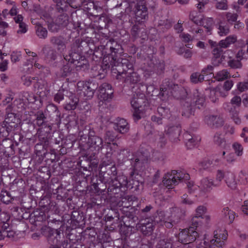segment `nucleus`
Instances as JSON below:
<instances>
[{
	"mask_svg": "<svg viewBox=\"0 0 248 248\" xmlns=\"http://www.w3.org/2000/svg\"><path fill=\"white\" fill-rule=\"evenodd\" d=\"M108 67H111V73L116 78L123 80L128 71L133 69V65L128 60L122 58L111 57L109 62L105 63Z\"/></svg>",
	"mask_w": 248,
	"mask_h": 248,
	"instance_id": "nucleus-1",
	"label": "nucleus"
},
{
	"mask_svg": "<svg viewBox=\"0 0 248 248\" xmlns=\"http://www.w3.org/2000/svg\"><path fill=\"white\" fill-rule=\"evenodd\" d=\"M41 233L46 238L50 245L49 248H70V241L65 239L61 241V231L54 229L46 226H43L41 229Z\"/></svg>",
	"mask_w": 248,
	"mask_h": 248,
	"instance_id": "nucleus-2",
	"label": "nucleus"
},
{
	"mask_svg": "<svg viewBox=\"0 0 248 248\" xmlns=\"http://www.w3.org/2000/svg\"><path fill=\"white\" fill-rule=\"evenodd\" d=\"M132 106L134 109L133 116L135 121H138L143 117L145 112V107L148 102L143 93H136L131 101Z\"/></svg>",
	"mask_w": 248,
	"mask_h": 248,
	"instance_id": "nucleus-3",
	"label": "nucleus"
},
{
	"mask_svg": "<svg viewBox=\"0 0 248 248\" xmlns=\"http://www.w3.org/2000/svg\"><path fill=\"white\" fill-rule=\"evenodd\" d=\"M106 49H109L111 54L104 57L103 60V63L109 62L111 60V57L118 58V55L123 52L121 46L118 44L114 39H110L108 40L106 46H105Z\"/></svg>",
	"mask_w": 248,
	"mask_h": 248,
	"instance_id": "nucleus-4",
	"label": "nucleus"
},
{
	"mask_svg": "<svg viewBox=\"0 0 248 248\" xmlns=\"http://www.w3.org/2000/svg\"><path fill=\"white\" fill-rule=\"evenodd\" d=\"M224 179L227 186L231 189H234L237 186V182L234 175L230 172L223 171L218 170L217 172L216 180L220 184L222 180Z\"/></svg>",
	"mask_w": 248,
	"mask_h": 248,
	"instance_id": "nucleus-5",
	"label": "nucleus"
},
{
	"mask_svg": "<svg viewBox=\"0 0 248 248\" xmlns=\"http://www.w3.org/2000/svg\"><path fill=\"white\" fill-rule=\"evenodd\" d=\"M199 237V233L195 230L185 229L182 231L178 236L179 241L182 243L189 244L195 241Z\"/></svg>",
	"mask_w": 248,
	"mask_h": 248,
	"instance_id": "nucleus-6",
	"label": "nucleus"
},
{
	"mask_svg": "<svg viewBox=\"0 0 248 248\" xmlns=\"http://www.w3.org/2000/svg\"><path fill=\"white\" fill-rule=\"evenodd\" d=\"M222 47H216L212 50L213 58L212 59V63L214 66H218L225 60L226 55H229L232 52L230 50H227L222 54Z\"/></svg>",
	"mask_w": 248,
	"mask_h": 248,
	"instance_id": "nucleus-7",
	"label": "nucleus"
},
{
	"mask_svg": "<svg viewBox=\"0 0 248 248\" xmlns=\"http://www.w3.org/2000/svg\"><path fill=\"white\" fill-rule=\"evenodd\" d=\"M87 144L89 149L93 151L99 152L103 148V141L101 138L90 134Z\"/></svg>",
	"mask_w": 248,
	"mask_h": 248,
	"instance_id": "nucleus-8",
	"label": "nucleus"
},
{
	"mask_svg": "<svg viewBox=\"0 0 248 248\" xmlns=\"http://www.w3.org/2000/svg\"><path fill=\"white\" fill-rule=\"evenodd\" d=\"M219 186L220 184L218 182L216 181V183H215L213 179L205 177L201 180L199 187L200 189L201 193L206 194L211 191L212 186L217 187Z\"/></svg>",
	"mask_w": 248,
	"mask_h": 248,
	"instance_id": "nucleus-9",
	"label": "nucleus"
},
{
	"mask_svg": "<svg viewBox=\"0 0 248 248\" xmlns=\"http://www.w3.org/2000/svg\"><path fill=\"white\" fill-rule=\"evenodd\" d=\"M177 170H173L170 172L165 174L163 177L162 183L168 188H172L173 186L178 185V181L177 178Z\"/></svg>",
	"mask_w": 248,
	"mask_h": 248,
	"instance_id": "nucleus-10",
	"label": "nucleus"
},
{
	"mask_svg": "<svg viewBox=\"0 0 248 248\" xmlns=\"http://www.w3.org/2000/svg\"><path fill=\"white\" fill-rule=\"evenodd\" d=\"M135 15L136 22L139 23L144 22L148 18V13L147 7L142 4L137 5Z\"/></svg>",
	"mask_w": 248,
	"mask_h": 248,
	"instance_id": "nucleus-11",
	"label": "nucleus"
},
{
	"mask_svg": "<svg viewBox=\"0 0 248 248\" xmlns=\"http://www.w3.org/2000/svg\"><path fill=\"white\" fill-rule=\"evenodd\" d=\"M190 102L193 106H196L198 108L203 107L205 102V97L203 94L199 92L198 90H194L191 96Z\"/></svg>",
	"mask_w": 248,
	"mask_h": 248,
	"instance_id": "nucleus-12",
	"label": "nucleus"
},
{
	"mask_svg": "<svg viewBox=\"0 0 248 248\" xmlns=\"http://www.w3.org/2000/svg\"><path fill=\"white\" fill-rule=\"evenodd\" d=\"M205 123L212 128H218L224 124L223 119L218 115H208L205 116Z\"/></svg>",
	"mask_w": 248,
	"mask_h": 248,
	"instance_id": "nucleus-13",
	"label": "nucleus"
},
{
	"mask_svg": "<svg viewBox=\"0 0 248 248\" xmlns=\"http://www.w3.org/2000/svg\"><path fill=\"white\" fill-rule=\"evenodd\" d=\"M99 98L104 100L111 99L113 93L111 85L108 83L102 84L99 87Z\"/></svg>",
	"mask_w": 248,
	"mask_h": 248,
	"instance_id": "nucleus-14",
	"label": "nucleus"
},
{
	"mask_svg": "<svg viewBox=\"0 0 248 248\" xmlns=\"http://www.w3.org/2000/svg\"><path fill=\"white\" fill-rule=\"evenodd\" d=\"M137 227L139 230L145 235L151 234L154 229L153 221L152 219H145L144 222L138 224Z\"/></svg>",
	"mask_w": 248,
	"mask_h": 248,
	"instance_id": "nucleus-15",
	"label": "nucleus"
},
{
	"mask_svg": "<svg viewBox=\"0 0 248 248\" xmlns=\"http://www.w3.org/2000/svg\"><path fill=\"white\" fill-rule=\"evenodd\" d=\"M50 42L55 46L58 51L63 52L66 49V42L63 37L58 36H52L50 39Z\"/></svg>",
	"mask_w": 248,
	"mask_h": 248,
	"instance_id": "nucleus-16",
	"label": "nucleus"
},
{
	"mask_svg": "<svg viewBox=\"0 0 248 248\" xmlns=\"http://www.w3.org/2000/svg\"><path fill=\"white\" fill-rule=\"evenodd\" d=\"M224 108L229 112L231 118L234 123L237 124L241 123V119L239 116V111L236 110L235 107L231 106L229 103H226L223 105Z\"/></svg>",
	"mask_w": 248,
	"mask_h": 248,
	"instance_id": "nucleus-17",
	"label": "nucleus"
},
{
	"mask_svg": "<svg viewBox=\"0 0 248 248\" xmlns=\"http://www.w3.org/2000/svg\"><path fill=\"white\" fill-rule=\"evenodd\" d=\"M117 174V169L115 165L112 166L102 176V181L105 183L110 184L113 178Z\"/></svg>",
	"mask_w": 248,
	"mask_h": 248,
	"instance_id": "nucleus-18",
	"label": "nucleus"
},
{
	"mask_svg": "<svg viewBox=\"0 0 248 248\" xmlns=\"http://www.w3.org/2000/svg\"><path fill=\"white\" fill-rule=\"evenodd\" d=\"M181 133V128L179 126H171L168 128L166 134L169 138L173 142H176L178 140Z\"/></svg>",
	"mask_w": 248,
	"mask_h": 248,
	"instance_id": "nucleus-19",
	"label": "nucleus"
},
{
	"mask_svg": "<svg viewBox=\"0 0 248 248\" xmlns=\"http://www.w3.org/2000/svg\"><path fill=\"white\" fill-rule=\"evenodd\" d=\"M114 128L118 132L121 134H124L128 131L129 126L125 120L124 119H119L117 120V122L115 123Z\"/></svg>",
	"mask_w": 248,
	"mask_h": 248,
	"instance_id": "nucleus-20",
	"label": "nucleus"
},
{
	"mask_svg": "<svg viewBox=\"0 0 248 248\" xmlns=\"http://www.w3.org/2000/svg\"><path fill=\"white\" fill-rule=\"evenodd\" d=\"M130 175L131 179L129 181V186H131V188L139 189V187L143 183L141 176L139 174H134V172H132Z\"/></svg>",
	"mask_w": 248,
	"mask_h": 248,
	"instance_id": "nucleus-21",
	"label": "nucleus"
},
{
	"mask_svg": "<svg viewBox=\"0 0 248 248\" xmlns=\"http://www.w3.org/2000/svg\"><path fill=\"white\" fill-rule=\"evenodd\" d=\"M186 211L182 209L174 207L172 209L171 218L173 219L174 224H177L185 216Z\"/></svg>",
	"mask_w": 248,
	"mask_h": 248,
	"instance_id": "nucleus-22",
	"label": "nucleus"
},
{
	"mask_svg": "<svg viewBox=\"0 0 248 248\" xmlns=\"http://www.w3.org/2000/svg\"><path fill=\"white\" fill-rule=\"evenodd\" d=\"M5 124H11L9 129H15L18 126L19 120L14 113H9L7 114V117L5 119Z\"/></svg>",
	"mask_w": 248,
	"mask_h": 248,
	"instance_id": "nucleus-23",
	"label": "nucleus"
},
{
	"mask_svg": "<svg viewBox=\"0 0 248 248\" xmlns=\"http://www.w3.org/2000/svg\"><path fill=\"white\" fill-rule=\"evenodd\" d=\"M195 108L193 105L188 101L185 102L182 107V114L186 118L194 115Z\"/></svg>",
	"mask_w": 248,
	"mask_h": 248,
	"instance_id": "nucleus-24",
	"label": "nucleus"
},
{
	"mask_svg": "<svg viewBox=\"0 0 248 248\" xmlns=\"http://www.w3.org/2000/svg\"><path fill=\"white\" fill-rule=\"evenodd\" d=\"M85 88L83 93L85 96L90 98L93 96L97 89V85L93 82L88 81L86 82Z\"/></svg>",
	"mask_w": 248,
	"mask_h": 248,
	"instance_id": "nucleus-25",
	"label": "nucleus"
},
{
	"mask_svg": "<svg viewBox=\"0 0 248 248\" xmlns=\"http://www.w3.org/2000/svg\"><path fill=\"white\" fill-rule=\"evenodd\" d=\"M140 80V76L137 73L135 72L133 69L131 71L128 72V74L126 75L125 77H124L123 81L134 84L137 83Z\"/></svg>",
	"mask_w": 248,
	"mask_h": 248,
	"instance_id": "nucleus-26",
	"label": "nucleus"
},
{
	"mask_svg": "<svg viewBox=\"0 0 248 248\" xmlns=\"http://www.w3.org/2000/svg\"><path fill=\"white\" fill-rule=\"evenodd\" d=\"M145 155H139L138 156L135 157L131 159V164L134 167V170H137L140 168L144 161L147 159L148 157L147 154L144 153Z\"/></svg>",
	"mask_w": 248,
	"mask_h": 248,
	"instance_id": "nucleus-27",
	"label": "nucleus"
},
{
	"mask_svg": "<svg viewBox=\"0 0 248 248\" xmlns=\"http://www.w3.org/2000/svg\"><path fill=\"white\" fill-rule=\"evenodd\" d=\"M184 138L186 140V145L189 148H191L192 147L197 145L200 140V138L191 136L188 133L185 134Z\"/></svg>",
	"mask_w": 248,
	"mask_h": 248,
	"instance_id": "nucleus-28",
	"label": "nucleus"
},
{
	"mask_svg": "<svg viewBox=\"0 0 248 248\" xmlns=\"http://www.w3.org/2000/svg\"><path fill=\"white\" fill-rule=\"evenodd\" d=\"M66 11L61 12L56 19V24L59 26H66L69 22V17L65 13Z\"/></svg>",
	"mask_w": 248,
	"mask_h": 248,
	"instance_id": "nucleus-29",
	"label": "nucleus"
},
{
	"mask_svg": "<svg viewBox=\"0 0 248 248\" xmlns=\"http://www.w3.org/2000/svg\"><path fill=\"white\" fill-rule=\"evenodd\" d=\"M10 217L9 214L5 212L0 213V225H1L2 230H7L9 228V221Z\"/></svg>",
	"mask_w": 248,
	"mask_h": 248,
	"instance_id": "nucleus-30",
	"label": "nucleus"
},
{
	"mask_svg": "<svg viewBox=\"0 0 248 248\" xmlns=\"http://www.w3.org/2000/svg\"><path fill=\"white\" fill-rule=\"evenodd\" d=\"M237 41L235 35H230L224 40H221L219 43V46L222 48H227L231 44H234Z\"/></svg>",
	"mask_w": 248,
	"mask_h": 248,
	"instance_id": "nucleus-31",
	"label": "nucleus"
},
{
	"mask_svg": "<svg viewBox=\"0 0 248 248\" xmlns=\"http://www.w3.org/2000/svg\"><path fill=\"white\" fill-rule=\"evenodd\" d=\"M217 30L218 34L221 36H223L230 32V27L227 23L220 22L218 25Z\"/></svg>",
	"mask_w": 248,
	"mask_h": 248,
	"instance_id": "nucleus-32",
	"label": "nucleus"
},
{
	"mask_svg": "<svg viewBox=\"0 0 248 248\" xmlns=\"http://www.w3.org/2000/svg\"><path fill=\"white\" fill-rule=\"evenodd\" d=\"M203 18V16L196 11H192L189 14V19L197 25L201 24Z\"/></svg>",
	"mask_w": 248,
	"mask_h": 248,
	"instance_id": "nucleus-33",
	"label": "nucleus"
},
{
	"mask_svg": "<svg viewBox=\"0 0 248 248\" xmlns=\"http://www.w3.org/2000/svg\"><path fill=\"white\" fill-rule=\"evenodd\" d=\"M83 57H84V56H81L78 53L72 52L69 53L68 55H66L64 59L71 63H74L75 65V62H78Z\"/></svg>",
	"mask_w": 248,
	"mask_h": 248,
	"instance_id": "nucleus-34",
	"label": "nucleus"
},
{
	"mask_svg": "<svg viewBox=\"0 0 248 248\" xmlns=\"http://www.w3.org/2000/svg\"><path fill=\"white\" fill-rule=\"evenodd\" d=\"M214 143L219 146L222 147L225 145L226 140L222 136L221 133L219 132H216L213 138Z\"/></svg>",
	"mask_w": 248,
	"mask_h": 248,
	"instance_id": "nucleus-35",
	"label": "nucleus"
},
{
	"mask_svg": "<svg viewBox=\"0 0 248 248\" xmlns=\"http://www.w3.org/2000/svg\"><path fill=\"white\" fill-rule=\"evenodd\" d=\"M109 186L108 187V191L114 192L115 193H117L116 191L117 189H120L121 187V185L118 181V177L117 175L115 178H113L111 181Z\"/></svg>",
	"mask_w": 248,
	"mask_h": 248,
	"instance_id": "nucleus-36",
	"label": "nucleus"
},
{
	"mask_svg": "<svg viewBox=\"0 0 248 248\" xmlns=\"http://www.w3.org/2000/svg\"><path fill=\"white\" fill-rule=\"evenodd\" d=\"M204 79V75L199 72L192 73L190 77L191 82L193 84H198L202 82Z\"/></svg>",
	"mask_w": 248,
	"mask_h": 248,
	"instance_id": "nucleus-37",
	"label": "nucleus"
},
{
	"mask_svg": "<svg viewBox=\"0 0 248 248\" xmlns=\"http://www.w3.org/2000/svg\"><path fill=\"white\" fill-rule=\"evenodd\" d=\"M77 70H85L87 69L89 67V64L87 60L85 59V57L82 58L78 62H75V64Z\"/></svg>",
	"mask_w": 248,
	"mask_h": 248,
	"instance_id": "nucleus-38",
	"label": "nucleus"
},
{
	"mask_svg": "<svg viewBox=\"0 0 248 248\" xmlns=\"http://www.w3.org/2000/svg\"><path fill=\"white\" fill-rule=\"evenodd\" d=\"M230 77V73L226 69L217 72L214 78L218 81H223Z\"/></svg>",
	"mask_w": 248,
	"mask_h": 248,
	"instance_id": "nucleus-39",
	"label": "nucleus"
},
{
	"mask_svg": "<svg viewBox=\"0 0 248 248\" xmlns=\"http://www.w3.org/2000/svg\"><path fill=\"white\" fill-rule=\"evenodd\" d=\"M42 51L48 59H50L52 60H55L57 58L56 51L53 49L49 48L47 49V48L46 46H45L43 48Z\"/></svg>",
	"mask_w": 248,
	"mask_h": 248,
	"instance_id": "nucleus-40",
	"label": "nucleus"
},
{
	"mask_svg": "<svg viewBox=\"0 0 248 248\" xmlns=\"http://www.w3.org/2000/svg\"><path fill=\"white\" fill-rule=\"evenodd\" d=\"M56 3V9L59 13L66 11L67 3L64 0H53Z\"/></svg>",
	"mask_w": 248,
	"mask_h": 248,
	"instance_id": "nucleus-41",
	"label": "nucleus"
},
{
	"mask_svg": "<svg viewBox=\"0 0 248 248\" xmlns=\"http://www.w3.org/2000/svg\"><path fill=\"white\" fill-rule=\"evenodd\" d=\"M227 232L225 230L218 229L214 232V238L221 241H225L227 238Z\"/></svg>",
	"mask_w": 248,
	"mask_h": 248,
	"instance_id": "nucleus-42",
	"label": "nucleus"
},
{
	"mask_svg": "<svg viewBox=\"0 0 248 248\" xmlns=\"http://www.w3.org/2000/svg\"><path fill=\"white\" fill-rule=\"evenodd\" d=\"M37 35L41 39H46L47 36V31L45 28L43 27L40 24H37L36 29Z\"/></svg>",
	"mask_w": 248,
	"mask_h": 248,
	"instance_id": "nucleus-43",
	"label": "nucleus"
},
{
	"mask_svg": "<svg viewBox=\"0 0 248 248\" xmlns=\"http://www.w3.org/2000/svg\"><path fill=\"white\" fill-rule=\"evenodd\" d=\"M213 24V20L211 18H204L201 24L199 26H202L206 29L207 32H210L212 29Z\"/></svg>",
	"mask_w": 248,
	"mask_h": 248,
	"instance_id": "nucleus-44",
	"label": "nucleus"
},
{
	"mask_svg": "<svg viewBox=\"0 0 248 248\" xmlns=\"http://www.w3.org/2000/svg\"><path fill=\"white\" fill-rule=\"evenodd\" d=\"M224 246L225 242L223 241L214 238L210 240L208 248H223Z\"/></svg>",
	"mask_w": 248,
	"mask_h": 248,
	"instance_id": "nucleus-45",
	"label": "nucleus"
},
{
	"mask_svg": "<svg viewBox=\"0 0 248 248\" xmlns=\"http://www.w3.org/2000/svg\"><path fill=\"white\" fill-rule=\"evenodd\" d=\"M36 124L38 126H41L45 124V120L46 119L45 114L42 111H39L37 112L35 115Z\"/></svg>",
	"mask_w": 248,
	"mask_h": 248,
	"instance_id": "nucleus-46",
	"label": "nucleus"
},
{
	"mask_svg": "<svg viewBox=\"0 0 248 248\" xmlns=\"http://www.w3.org/2000/svg\"><path fill=\"white\" fill-rule=\"evenodd\" d=\"M228 58L230 60L227 62L228 64L232 68L237 69L242 67V64L240 61L231 59V56H230V55H228Z\"/></svg>",
	"mask_w": 248,
	"mask_h": 248,
	"instance_id": "nucleus-47",
	"label": "nucleus"
},
{
	"mask_svg": "<svg viewBox=\"0 0 248 248\" xmlns=\"http://www.w3.org/2000/svg\"><path fill=\"white\" fill-rule=\"evenodd\" d=\"M0 198L1 201L6 204L10 203L13 199V198L10 193L6 190H2L1 191Z\"/></svg>",
	"mask_w": 248,
	"mask_h": 248,
	"instance_id": "nucleus-48",
	"label": "nucleus"
},
{
	"mask_svg": "<svg viewBox=\"0 0 248 248\" xmlns=\"http://www.w3.org/2000/svg\"><path fill=\"white\" fill-rule=\"evenodd\" d=\"M5 120L1 124L0 127V132L3 134V136L7 137L8 136L9 133L14 130L15 129H9L10 124H5Z\"/></svg>",
	"mask_w": 248,
	"mask_h": 248,
	"instance_id": "nucleus-49",
	"label": "nucleus"
},
{
	"mask_svg": "<svg viewBox=\"0 0 248 248\" xmlns=\"http://www.w3.org/2000/svg\"><path fill=\"white\" fill-rule=\"evenodd\" d=\"M238 15L236 13H232L231 12H227L225 13V17L227 22L232 24L233 22H235L238 18Z\"/></svg>",
	"mask_w": 248,
	"mask_h": 248,
	"instance_id": "nucleus-50",
	"label": "nucleus"
},
{
	"mask_svg": "<svg viewBox=\"0 0 248 248\" xmlns=\"http://www.w3.org/2000/svg\"><path fill=\"white\" fill-rule=\"evenodd\" d=\"M172 244L167 239H161L156 245V248H171Z\"/></svg>",
	"mask_w": 248,
	"mask_h": 248,
	"instance_id": "nucleus-51",
	"label": "nucleus"
},
{
	"mask_svg": "<svg viewBox=\"0 0 248 248\" xmlns=\"http://www.w3.org/2000/svg\"><path fill=\"white\" fill-rule=\"evenodd\" d=\"M202 219L199 216H195L193 217L191 219V225L189 228L194 230V229L197 228L202 224Z\"/></svg>",
	"mask_w": 248,
	"mask_h": 248,
	"instance_id": "nucleus-52",
	"label": "nucleus"
},
{
	"mask_svg": "<svg viewBox=\"0 0 248 248\" xmlns=\"http://www.w3.org/2000/svg\"><path fill=\"white\" fill-rule=\"evenodd\" d=\"M216 7L217 9L226 10L228 8L227 0H215Z\"/></svg>",
	"mask_w": 248,
	"mask_h": 248,
	"instance_id": "nucleus-53",
	"label": "nucleus"
},
{
	"mask_svg": "<svg viewBox=\"0 0 248 248\" xmlns=\"http://www.w3.org/2000/svg\"><path fill=\"white\" fill-rule=\"evenodd\" d=\"M226 212H227L228 217L230 223H232L234 219V213L230 210L228 207L224 208L222 211V214L226 217Z\"/></svg>",
	"mask_w": 248,
	"mask_h": 248,
	"instance_id": "nucleus-54",
	"label": "nucleus"
},
{
	"mask_svg": "<svg viewBox=\"0 0 248 248\" xmlns=\"http://www.w3.org/2000/svg\"><path fill=\"white\" fill-rule=\"evenodd\" d=\"M66 2L71 7L76 9L80 7L84 1L83 0H67Z\"/></svg>",
	"mask_w": 248,
	"mask_h": 248,
	"instance_id": "nucleus-55",
	"label": "nucleus"
},
{
	"mask_svg": "<svg viewBox=\"0 0 248 248\" xmlns=\"http://www.w3.org/2000/svg\"><path fill=\"white\" fill-rule=\"evenodd\" d=\"M242 99L240 96L238 95H235L231 99L230 103L229 104L231 106L235 107V108H236V107L238 108L240 107Z\"/></svg>",
	"mask_w": 248,
	"mask_h": 248,
	"instance_id": "nucleus-56",
	"label": "nucleus"
},
{
	"mask_svg": "<svg viewBox=\"0 0 248 248\" xmlns=\"http://www.w3.org/2000/svg\"><path fill=\"white\" fill-rule=\"evenodd\" d=\"M179 37L181 39L182 41L185 43H187L190 42L194 39V37L187 33L183 32L179 35Z\"/></svg>",
	"mask_w": 248,
	"mask_h": 248,
	"instance_id": "nucleus-57",
	"label": "nucleus"
},
{
	"mask_svg": "<svg viewBox=\"0 0 248 248\" xmlns=\"http://www.w3.org/2000/svg\"><path fill=\"white\" fill-rule=\"evenodd\" d=\"M118 181L122 187H129V183L127 180V178L125 175H120L118 176Z\"/></svg>",
	"mask_w": 248,
	"mask_h": 248,
	"instance_id": "nucleus-58",
	"label": "nucleus"
},
{
	"mask_svg": "<svg viewBox=\"0 0 248 248\" xmlns=\"http://www.w3.org/2000/svg\"><path fill=\"white\" fill-rule=\"evenodd\" d=\"M78 99L75 98V100L72 99L70 102L67 103L64 107V108L68 110H74L75 109L78 104Z\"/></svg>",
	"mask_w": 248,
	"mask_h": 248,
	"instance_id": "nucleus-59",
	"label": "nucleus"
},
{
	"mask_svg": "<svg viewBox=\"0 0 248 248\" xmlns=\"http://www.w3.org/2000/svg\"><path fill=\"white\" fill-rule=\"evenodd\" d=\"M175 93H176L175 97L178 99H183L186 94V90L183 87L178 88L177 91H175Z\"/></svg>",
	"mask_w": 248,
	"mask_h": 248,
	"instance_id": "nucleus-60",
	"label": "nucleus"
},
{
	"mask_svg": "<svg viewBox=\"0 0 248 248\" xmlns=\"http://www.w3.org/2000/svg\"><path fill=\"white\" fill-rule=\"evenodd\" d=\"M72 67L71 65L68 63L65 64L62 69V75L63 77L68 76L71 72Z\"/></svg>",
	"mask_w": 248,
	"mask_h": 248,
	"instance_id": "nucleus-61",
	"label": "nucleus"
},
{
	"mask_svg": "<svg viewBox=\"0 0 248 248\" xmlns=\"http://www.w3.org/2000/svg\"><path fill=\"white\" fill-rule=\"evenodd\" d=\"M237 89L241 93L245 92L248 90V82H239L237 84Z\"/></svg>",
	"mask_w": 248,
	"mask_h": 248,
	"instance_id": "nucleus-62",
	"label": "nucleus"
},
{
	"mask_svg": "<svg viewBox=\"0 0 248 248\" xmlns=\"http://www.w3.org/2000/svg\"><path fill=\"white\" fill-rule=\"evenodd\" d=\"M232 147L235 151V154L238 156L242 155L243 154V148L240 143L238 142L234 143L232 145Z\"/></svg>",
	"mask_w": 248,
	"mask_h": 248,
	"instance_id": "nucleus-63",
	"label": "nucleus"
},
{
	"mask_svg": "<svg viewBox=\"0 0 248 248\" xmlns=\"http://www.w3.org/2000/svg\"><path fill=\"white\" fill-rule=\"evenodd\" d=\"M166 221L164 213L160 212L154 218V222L162 224Z\"/></svg>",
	"mask_w": 248,
	"mask_h": 248,
	"instance_id": "nucleus-64",
	"label": "nucleus"
}]
</instances>
